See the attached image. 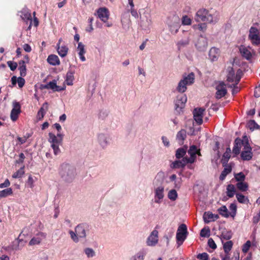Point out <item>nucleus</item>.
Returning <instances> with one entry per match:
<instances>
[{
  "mask_svg": "<svg viewBox=\"0 0 260 260\" xmlns=\"http://www.w3.org/2000/svg\"><path fill=\"white\" fill-rule=\"evenodd\" d=\"M233 246V242L232 241H228L223 243V247L225 253L229 254V252L231 250Z\"/></svg>",
  "mask_w": 260,
  "mask_h": 260,
  "instance_id": "obj_40",
  "label": "nucleus"
},
{
  "mask_svg": "<svg viewBox=\"0 0 260 260\" xmlns=\"http://www.w3.org/2000/svg\"><path fill=\"white\" fill-rule=\"evenodd\" d=\"M48 109V104L47 103H45L43 104L42 107L40 108L37 114V119L39 120H41L45 114L46 111Z\"/></svg>",
  "mask_w": 260,
  "mask_h": 260,
  "instance_id": "obj_30",
  "label": "nucleus"
},
{
  "mask_svg": "<svg viewBox=\"0 0 260 260\" xmlns=\"http://www.w3.org/2000/svg\"><path fill=\"white\" fill-rule=\"evenodd\" d=\"M208 244L209 246L213 249H215L216 248V245L212 238H210L208 240Z\"/></svg>",
  "mask_w": 260,
  "mask_h": 260,
  "instance_id": "obj_64",
  "label": "nucleus"
},
{
  "mask_svg": "<svg viewBox=\"0 0 260 260\" xmlns=\"http://www.w3.org/2000/svg\"><path fill=\"white\" fill-rule=\"evenodd\" d=\"M47 61L52 66H57L60 64V60L56 55H50L48 57Z\"/></svg>",
  "mask_w": 260,
  "mask_h": 260,
  "instance_id": "obj_31",
  "label": "nucleus"
},
{
  "mask_svg": "<svg viewBox=\"0 0 260 260\" xmlns=\"http://www.w3.org/2000/svg\"><path fill=\"white\" fill-rule=\"evenodd\" d=\"M44 88L46 89H51L53 90L54 91H60L64 89V87L60 88L57 85L56 80H54L52 81L49 82L48 83L46 84L44 86Z\"/></svg>",
  "mask_w": 260,
  "mask_h": 260,
  "instance_id": "obj_28",
  "label": "nucleus"
},
{
  "mask_svg": "<svg viewBox=\"0 0 260 260\" xmlns=\"http://www.w3.org/2000/svg\"><path fill=\"white\" fill-rule=\"evenodd\" d=\"M236 196L238 201L240 203L248 204L249 202L247 197L241 193H236Z\"/></svg>",
  "mask_w": 260,
  "mask_h": 260,
  "instance_id": "obj_39",
  "label": "nucleus"
},
{
  "mask_svg": "<svg viewBox=\"0 0 260 260\" xmlns=\"http://www.w3.org/2000/svg\"><path fill=\"white\" fill-rule=\"evenodd\" d=\"M207 46V39L203 36H200L196 43L197 49L200 51H204L206 49Z\"/></svg>",
  "mask_w": 260,
  "mask_h": 260,
  "instance_id": "obj_22",
  "label": "nucleus"
},
{
  "mask_svg": "<svg viewBox=\"0 0 260 260\" xmlns=\"http://www.w3.org/2000/svg\"><path fill=\"white\" fill-rule=\"evenodd\" d=\"M235 83L231 85H228V86L230 88H233L232 92L233 94L237 93L240 91V88L237 86Z\"/></svg>",
  "mask_w": 260,
  "mask_h": 260,
  "instance_id": "obj_55",
  "label": "nucleus"
},
{
  "mask_svg": "<svg viewBox=\"0 0 260 260\" xmlns=\"http://www.w3.org/2000/svg\"><path fill=\"white\" fill-rule=\"evenodd\" d=\"M243 150L241 154V158L244 160L251 159L252 157V153L246 136L243 137Z\"/></svg>",
  "mask_w": 260,
  "mask_h": 260,
  "instance_id": "obj_10",
  "label": "nucleus"
},
{
  "mask_svg": "<svg viewBox=\"0 0 260 260\" xmlns=\"http://www.w3.org/2000/svg\"><path fill=\"white\" fill-rule=\"evenodd\" d=\"M236 188L233 184H229L226 187V195L229 198H232L236 194Z\"/></svg>",
  "mask_w": 260,
  "mask_h": 260,
  "instance_id": "obj_35",
  "label": "nucleus"
},
{
  "mask_svg": "<svg viewBox=\"0 0 260 260\" xmlns=\"http://www.w3.org/2000/svg\"><path fill=\"white\" fill-rule=\"evenodd\" d=\"M98 17L103 22H107L109 18V12L105 7L100 8L96 11Z\"/></svg>",
  "mask_w": 260,
  "mask_h": 260,
  "instance_id": "obj_19",
  "label": "nucleus"
},
{
  "mask_svg": "<svg viewBox=\"0 0 260 260\" xmlns=\"http://www.w3.org/2000/svg\"><path fill=\"white\" fill-rule=\"evenodd\" d=\"M186 137V132L184 129H181L179 132H178L176 138L178 142L180 144H182L183 143V141L185 139Z\"/></svg>",
  "mask_w": 260,
  "mask_h": 260,
  "instance_id": "obj_34",
  "label": "nucleus"
},
{
  "mask_svg": "<svg viewBox=\"0 0 260 260\" xmlns=\"http://www.w3.org/2000/svg\"><path fill=\"white\" fill-rule=\"evenodd\" d=\"M166 24L170 32L173 35H175L180 28V19L176 15L169 17L166 21Z\"/></svg>",
  "mask_w": 260,
  "mask_h": 260,
  "instance_id": "obj_7",
  "label": "nucleus"
},
{
  "mask_svg": "<svg viewBox=\"0 0 260 260\" xmlns=\"http://www.w3.org/2000/svg\"><path fill=\"white\" fill-rule=\"evenodd\" d=\"M232 167L230 165H227L222 171L219 179L221 180H223L228 174H230L232 171Z\"/></svg>",
  "mask_w": 260,
  "mask_h": 260,
  "instance_id": "obj_37",
  "label": "nucleus"
},
{
  "mask_svg": "<svg viewBox=\"0 0 260 260\" xmlns=\"http://www.w3.org/2000/svg\"><path fill=\"white\" fill-rule=\"evenodd\" d=\"M111 140V136L108 134L101 133L98 135V141L103 148H105L110 145Z\"/></svg>",
  "mask_w": 260,
  "mask_h": 260,
  "instance_id": "obj_13",
  "label": "nucleus"
},
{
  "mask_svg": "<svg viewBox=\"0 0 260 260\" xmlns=\"http://www.w3.org/2000/svg\"><path fill=\"white\" fill-rule=\"evenodd\" d=\"M187 99V96L185 94L177 95L175 101V110L178 113H180L182 112V109L185 107Z\"/></svg>",
  "mask_w": 260,
  "mask_h": 260,
  "instance_id": "obj_12",
  "label": "nucleus"
},
{
  "mask_svg": "<svg viewBox=\"0 0 260 260\" xmlns=\"http://www.w3.org/2000/svg\"><path fill=\"white\" fill-rule=\"evenodd\" d=\"M165 174L159 172L153 181L154 201L156 204H160L165 197Z\"/></svg>",
  "mask_w": 260,
  "mask_h": 260,
  "instance_id": "obj_1",
  "label": "nucleus"
},
{
  "mask_svg": "<svg viewBox=\"0 0 260 260\" xmlns=\"http://www.w3.org/2000/svg\"><path fill=\"white\" fill-rule=\"evenodd\" d=\"M219 56L220 51L219 49L215 47H212L209 50V57L211 61L213 62L217 61Z\"/></svg>",
  "mask_w": 260,
  "mask_h": 260,
  "instance_id": "obj_24",
  "label": "nucleus"
},
{
  "mask_svg": "<svg viewBox=\"0 0 260 260\" xmlns=\"http://www.w3.org/2000/svg\"><path fill=\"white\" fill-rule=\"evenodd\" d=\"M7 63H8V66L9 67V68H10V69L12 71H14L17 67V64L15 62H13L12 61H8Z\"/></svg>",
  "mask_w": 260,
  "mask_h": 260,
  "instance_id": "obj_61",
  "label": "nucleus"
},
{
  "mask_svg": "<svg viewBox=\"0 0 260 260\" xmlns=\"http://www.w3.org/2000/svg\"><path fill=\"white\" fill-rule=\"evenodd\" d=\"M197 258L201 260H208L209 256L207 253L204 252L198 254Z\"/></svg>",
  "mask_w": 260,
  "mask_h": 260,
  "instance_id": "obj_59",
  "label": "nucleus"
},
{
  "mask_svg": "<svg viewBox=\"0 0 260 260\" xmlns=\"http://www.w3.org/2000/svg\"><path fill=\"white\" fill-rule=\"evenodd\" d=\"M251 246V243L249 241H247L245 244H244L243 246V248H242V251L243 252H247L250 247Z\"/></svg>",
  "mask_w": 260,
  "mask_h": 260,
  "instance_id": "obj_60",
  "label": "nucleus"
},
{
  "mask_svg": "<svg viewBox=\"0 0 260 260\" xmlns=\"http://www.w3.org/2000/svg\"><path fill=\"white\" fill-rule=\"evenodd\" d=\"M158 242V232L157 230H153L147 238L146 243L147 246H155Z\"/></svg>",
  "mask_w": 260,
  "mask_h": 260,
  "instance_id": "obj_14",
  "label": "nucleus"
},
{
  "mask_svg": "<svg viewBox=\"0 0 260 260\" xmlns=\"http://www.w3.org/2000/svg\"><path fill=\"white\" fill-rule=\"evenodd\" d=\"M77 51H78V54L81 60L82 61H85L86 60V58L84 56V54L86 51L85 49V46L82 42L78 43Z\"/></svg>",
  "mask_w": 260,
  "mask_h": 260,
  "instance_id": "obj_26",
  "label": "nucleus"
},
{
  "mask_svg": "<svg viewBox=\"0 0 260 260\" xmlns=\"http://www.w3.org/2000/svg\"><path fill=\"white\" fill-rule=\"evenodd\" d=\"M219 213L223 217H228L229 214L225 206H222L218 209Z\"/></svg>",
  "mask_w": 260,
  "mask_h": 260,
  "instance_id": "obj_42",
  "label": "nucleus"
},
{
  "mask_svg": "<svg viewBox=\"0 0 260 260\" xmlns=\"http://www.w3.org/2000/svg\"><path fill=\"white\" fill-rule=\"evenodd\" d=\"M205 110L203 108H196L193 111L194 120L198 124L203 123V117Z\"/></svg>",
  "mask_w": 260,
  "mask_h": 260,
  "instance_id": "obj_21",
  "label": "nucleus"
},
{
  "mask_svg": "<svg viewBox=\"0 0 260 260\" xmlns=\"http://www.w3.org/2000/svg\"><path fill=\"white\" fill-rule=\"evenodd\" d=\"M249 38L253 44H260V25L256 24L250 28Z\"/></svg>",
  "mask_w": 260,
  "mask_h": 260,
  "instance_id": "obj_8",
  "label": "nucleus"
},
{
  "mask_svg": "<svg viewBox=\"0 0 260 260\" xmlns=\"http://www.w3.org/2000/svg\"><path fill=\"white\" fill-rule=\"evenodd\" d=\"M182 23L183 25H190L191 23V19L186 15L184 16L182 18Z\"/></svg>",
  "mask_w": 260,
  "mask_h": 260,
  "instance_id": "obj_57",
  "label": "nucleus"
},
{
  "mask_svg": "<svg viewBox=\"0 0 260 260\" xmlns=\"http://www.w3.org/2000/svg\"><path fill=\"white\" fill-rule=\"evenodd\" d=\"M21 17L24 20H31V18L30 13L26 10H24L22 12Z\"/></svg>",
  "mask_w": 260,
  "mask_h": 260,
  "instance_id": "obj_51",
  "label": "nucleus"
},
{
  "mask_svg": "<svg viewBox=\"0 0 260 260\" xmlns=\"http://www.w3.org/2000/svg\"><path fill=\"white\" fill-rule=\"evenodd\" d=\"M194 20L197 22L203 21L214 24L218 21L219 15L215 11L201 9L196 13Z\"/></svg>",
  "mask_w": 260,
  "mask_h": 260,
  "instance_id": "obj_3",
  "label": "nucleus"
},
{
  "mask_svg": "<svg viewBox=\"0 0 260 260\" xmlns=\"http://www.w3.org/2000/svg\"><path fill=\"white\" fill-rule=\"evenodd\" d=\"M239 51L241 55L247 60L250 59L254 54L253 50L249 46L241 45L239 48Z\"/></svg>",
  "mask_w": 260,
  "mask_h": 260,
  "instance_id": "obj_15",
  "label": "nucleus"
},
{
  "mask_svg": "<svg viewBox=\"0 0 260 260\" xmlns=\"http://www.w3.org/2000/svg\"><path fill=\"white\" fill-rule=\"evenodd\" d=\"M227 81L229 82L235 83L236 84H238L242 76V71L239 69L235 74L233 68L229 67L227 69Z\"/></svg>",
  "mask_w": 260,
  "mask_h": 260,
  "instance_id": "obj_9",
  "label": "nucleus"
},
{
  "mask_svg": "<svg viewBox=\"0 0 260 260\" xmlns=\"http://www.w3.org/2000/svg\"><path fill=\"white\" fill-rule=\"evenodd\" d=\"M147 252V248H143L132 256L130 260H144Z\"/></svg>",
  "mask_w": 260,
  "mask_h": 260,
  "instance_id": "obj_23",
  "label": "nucleus"
},
{
  "mask_svg": "<svg viewBox=\"0 0 260 260\" xmlns=\"http://www.w3.org/2000/svg\"><path fill=\"white\" fill-rule=\"evenodd\" d=\"M195 79L194 74L192 72L188 74L183 75L182 78L179 81L176 87L178 92L183 93L187 90V86L192 85Z\"/></svg>",
  "mask_w": 260,
  "mask_h": 260,
  "instance_id": "obj_6",
  "label": "nucleus"
},
{
  "mask_svg": "<svg viewBox=\"0 0 260 260\" xmlns=\"http://www.w3.org/2000/svg\"><path fill=\"white\" fill-rule=\"evenodd\" d=\"M29 20L30 22L29 25L28 26V28L30 29L31 25H34L36 27L38 25L39 21H38V19L36 17H35L33 20H32L31 19Z\"/></svg>",
  "mask_w": 260,
  "mask_h": 260,
  "instance_id": "obj_63",
  "label": "nucleus"
},
{
  "mask_svg": "<svg viewBox=\"0 0 260 260\" xmlns=\"http://www.w3.org/2000/svg\"><path fill=\"white\" fill-rule=\"evenodd\" d=\"M69 233L70 235L71 238L74 242L78 243L79 241V238L75 231V232H74L73 231L70 230L69 231Z\"/></svg>",
  "mask_w": 260,
  "mask_h": 260,
  "instance_id": "obj_52",
  "label": "nucleus"
},
{
  "mask_svg": "<svg viewBox=\"0 0 260 260\" xmlns=\"http://www.w3.org/2000/svg\"><path fill=\"white\" fill-rule=\"evenodd\" d=\"M48 142L50 144V146L53 150V153L55 155H58L61 153V150L59 148L62 145L63 138V134L57 133L56 135L49 133L48 134Z\"/></svg>",
  "mask_w": 260,
  "mask_h": 260,
  "instance_id": "obj_5",
  "label": "nucleus"
},
{
  "mask_svg": "<svg viewBox=\"0 0 260 260\" xmlns=\"http://www.w3.org/2000/svg\"><path fill=\"white\" fill-rule=\"evenodd\" d=\"M20 108V105L18 102L16 101L13 102V109L11 110L10 115L11 119L13 121H15L17 119L18 115L21 112Z\"/></svg>",
  "mask_w": 260,
  "mask_h": 260,
  "instance_id": "obj_18",
  "label": "nucleus"
},
{
  "mask_svg": "<svg viewBox=\"0 0 260 260\" xmlns=\"http://www.w3.org/2000/svg\"><path fill=\"white\" fill-rule=\"evenodd\" d=\"M75 71H73L71 69L69 70V71H68L66 74V78L65 80V83L68 85H72L73 84V81L75 79Z\"/></svg>",
  "mask_w": 260,
  "mask_h": 260,
  "instance_id": "obj_27",
  "label": "nucleus"
},
{
  "mask_svg": "<svg viewBox=\"0 0 260 260\" xmlns=\"http://www.w3.org/2000/svg\"><path fill=\"white\" fill-rule=\"evenodd\" d=\"M231 157V154L228 152H224L222 158V162L223 164H226Z\"/></svg>",
  "mask_w": 260,
  "mask_h": 260,
  "instance_id": "obj_58",
  "label": "nucleus"
},
{
  "mask_svg": "<svg viewBox=\"0 0 260 260\" xmlns=\"http://www.w3.org/2000/svg\"><path fill=\"white\" fill-rule=\"evenodd\" d=\"M204 222L206 223L213 221L219 218L218 214H214L210 212H206L203 215Z\"/></svg>",
  "mask_w": 260,
  "mask_h": 260,
  "instance_id": "obj_25",
  "label": "nucleus"
},
{
  "mask_svg": "<svg viewBox=\"0 0 260 260\" xmlns=\"http://www.w3.org/2000/svg\"><path fill=\"white\" fill-rule=\"evenodd\" d=\"M210 230L208 228H203L201 231V236L203 237H209L210 236Z\"/></svg>",
  "mask_w": 260,
  "mask_h": 260,
  "instance_id": "obj_56",
  "label": "nucleus"
},
{
  "mask_svg": "<svg viewBox=\"0 0 260 260\" xmlns=\"http://www.w3.org/2000/svg\"><path fill=\"white\" fill-rule=\"evenodd\" d=\"M177 196L178 194L177 191L175 189H171L168 192V198L172 201L176 200Z\"/></svg>",
  "mask_w": 260,
  "mask_h": 260,
  "instance_id": "obj_46",
  "label": "nucleus"
},
{
  "mask_svg": "<svg viewBox=\"0 0 260 260\" xmlns=\"http://www.w3.org/2000/svg\"><path fill=\"white\" fill-rule=\"evenodd\" d=\"M216 92L215 97L217 99H220L225 96L227 93L226 85L223 82H219L216 86Z\"/></svg>",
  "mask_w": 260,
  "mask_h": 260,
  "instance_id": "obj_16",
  "label": "nucleus"
},
{
  "mask_svg": "<svg viewBox=\"0 0 260 260\" xmlns=\"http://www.w3.org/2000/svg\"><path fill=\"white\" fill-rule=\"evenodd\" d=\"M34 181L32 178V177L31 175H29L28 177V179L27 181V185L31 188H32L34 187Z\"/></svg>",
  "mask_w": 260,
  "mask_h": 260,
  "instance_id": "obj_62",
  "label": "nucleus"
},
{
  "mask_svg": "<svg viewBox=\"0 0 260 260\" xmlns=\"http://www.w3.org/2000/svg\"><path fill=\"white\" fill-rule=\"evenodd\" d=\"M193 28L194 29H199L201 31H204L207 29V24L205 23H199L193 25Z\"/></svg>",
  "mask_w": 260,
  "mask_h": 260,
  "instance_id": "obj_47",
  "label": "nucleus"
},
{
  "mask_svg": "<svg viewBox=\"0 0 260 260\" xmlns=\"http://www.w3.org/2000/svg\"><path fill=\"white\" fill-rule=\"evenodd\" d=\"M187 226L185 224L179 226L176 233V240L178 246L181 245L187 236Z\"/></svg>",
  "mask_w": 260,
  "mask_h": 260,
  "instance_id": "obj_11",
  "label": "nucleus"
},
{
  "mask_svg": "<svg viewBox=\"0 0 260 260\" xmlns=\"http://www.w3.org/2000/svg\"><path fill=\"white\" fill-rule=\"evenodd\" d=\"M241 146H243V139L237 138L235 140V145L233 149V152L236 155L240 153Z\"/></svg>",
  "mask_w": 260,
  "mask_h": 260,
  "instance_id": "obj_29",
  "label": "nucleus"
},
{
  "mask_svg": "<svg viewBox=\"0 0 260 260\" xmlns=\"http://www.w3.org/2000/svg\"><path fill=\"white\" fill-rule=\"evenodd\" d=\"M75 231L77 233L79 239H85L87 236L88 226L86 224H80L75 228Z\"/></svg>",
  "mask_w": 260,
  "mask_h": 260,
  "instance_id": "obj_17",
  "label": "nucleus"
},
{
  "mask_svg": "<svg viewBox=\"0 0 260 260\" xmlns=\"http://www.w3.org/2000/svg\"><path fill=\"white\" fill-rule=\"evenodd\" d=\"M19 70H20L21 76H25L26 75V69L24 61L22 60L19 62Z\"/></svg>",
  "mask_w": 260,
  "mask_h": 260,
  "instance_id": "obj_41",
  "label": "nucleus"
},
{
  "mask_svg": "<svg viewBox=\"0 0 260 260\" xmlns=\"http://www.w3.org/2000/svg\"><path fill=\"white\" fill-rule=\"evenodd\" d=\"M189 40L188 38H186L184 40H181L177 43V46L179 49L181 48L184 47L189 44Z\"/></svg>",
  "mask_w": 260,
  "mask_h": 260,
  "instance_id": "obj_49",
  "label": "nucleus"
},
{
  "mask_svg": "<svg viewBox=\"0 0 260 260\" xmlns=\"http://www.w3.org/2000/svg\"><path fill=\"white\" fill-rule=\"evenodd\" d=\"M247 126L251 130L258 129L259 127V126L253 120H250L248 122Z\"/></svg>",
  "mask_w": 260,
  "mask_h": 260,
  "instance_id": "obj_45",
  "label": "nucleus"
},
{
  "mask_svg": "<svg viewBox=\"0 0 260 260\" xmlns=\"http://www.w3.org/2000/svg\"><path fill=\"white\" fill-rule=\"evenodd\" d=\"M24 167L23 166L19 170L14 173L12 175L13 178H18L21 177L24 173Z\"/></svg>",
  "mask_w": 260,
  "mask_h": 260,
  "instance_id": "obj_48",
  "label": "nucleus"
},
{
  "mask_svg": "<svg viewBox=\"0 0 260 260\" xmlns=\"http://www.w3.org/2000/svg\"><path fill=\"white\" fill-rule=\"evenodd\" d=\"M186 152V149L180 148L178 149L176 152V157L179 159L183 157Z\"/></svg>",
  "mask_w": 260,
  "mask_h": 260,
  "instance_id": "obj_44",
  "label": "nucleus"
},
{
  "mask_svg": "<svg viewBox=\"0 0 260 260\" xmlns=\"http://www.w3.org/2000/svg\"><path fill=\"white\" fill-rule=\"evenodd\" d=\"M13 194V190L11 188H7L0 191V199L6 198Z\"/></svg>",
  "mask_w": 260,
  "mask_h": 260,
  "instance_id": "obj_38",
  "label": "nucleus"
},
{
  "mask_svg": "<svg viewBox=\"0 0 260 260\" xmlns=\"http://www.w3.org/2000/svg\"><path fill=\"white\" fill-rule=\"evenodd\" d=\"M188 154L190 155L189 158L183 157L181 160L174 161L171 165L172 168H183L188 163L192 164L194 162L196 159V155H201L200 149H198L195 145H191L187 151Z\"/></svg>",
  "mask_w": 260,
  "mask_h": 260,
  "instance_id": "obj_4",
  "label": "nucleus"
},
{
  "mask_svg": "<svg viewBox=\"0 0 260 260\" xmlns=\"http://www.w3.org/2000/svg\"><path fill=\"white\" fill-rule=\"evenodd\" d=\"M58 173L62 181L66 183H72L77 174L75 168L67 162H63L59 166Z\"/></svg>",
  "mask_w": 260,
  "mask_h": 260,
  "instance_id": "obj_2",
  "label": "nucleus"
},
{
  "mask_svg": "<svg viewBox=\"0 0 260 260\" xmlns=\"http://www.w3.org/2000/svg\"><path fill=\"white\" fill-rule=\"evenodd\" d=\"M237 187L242 191H245L248 189V184L244 181L239 182L237 184Z\"/></svg>",
  "mask_w": 260,
  "mask_h": 260,
  "instance_id": "obj_43",
  "label": "nucleus"
},
{
  "mask_svg": "<svg viewBox=\"0 0 260 260\" xmlns=\"http://www.w3.org/2000/svg\"><path fill=\"white\" fill-rule=\"evenodd\" d=\"M45 237L46 235L45 234L39 233L31 239L29 242L28 245L31 246L39 245Z\"/></svg>",
  "mask_w": 260,
  "mask_h": 260,
  "instance_id": "obj_20",
  "label": "nucleus"
},
{
  "mask_svg": "<svg viewBox=\"0 0 260 260\" xmlns=\"http://www.w3.org/2000/svg\"><path fill=\"white\" fill-rule=\"evenodd\" d=\"M235 178L238 182L244 181L245 176L242 172H240L235 174Z\"/></svg>",
  "mask_w": 260,
  "mask_h": 260,
  "instance_id": "obj_53",
  "label": "nucleus"
},
{
  "mask_svg": "<svg viewBox=\"0 0 260 260\" xmlns=\"http://www.w3.org/2000/svg\"><path fill=\"white\" fill-rule=\"evenodd\" d=\"M220 238L221 240H229L232 238V233L231 232L229 231H223L222 232V234L220 236Z\"/></svg>",
  "mask_w": 260,
  "mask_h": 260,
  "instance_id": "obj_50",
  "label": "nucleus"
},
{
  "mask_svg": "<svg viewBox=\"0 0 260 260\" xmlns=\"http://www.w3.org/2000/svg\"><path fill=\"white\" fill-rule=\"evenodd\" d=\"M230 210L231 211V216L234 217L236 214L237 206L235 203H232L230 206Z\"/></svg>",
  "mask_w": 260,
  "mask_h": 260,
  "instance_id": "obj_54",
  "label": "nucleus"
},
{
  "mask_svg": "<svg viewBox=\"0 0 260 260\" xmlns=\"http://www.w3.org/2000/svg\"><path fill=\"white\" fill-rule=\"evenodd\" d=\"M68 50V47L64 45L57 47V52L61 57H64L67 55Z\"/></svg>",
  "mask_w": 260,
  "mask_h": 260,
  "instance_id": "obj_32",
  "label": "nucleus"
},
{
  "mask_svg": "<svg viewBox=\"0 0 260 260\" xmlns=\"http://www.w3.org/2000/svg\"><path fill=\"white\" fill-rule=\"evenodd\" d=\"M84 253L88 258L94 257L96 255L95 251L91 248L86 247L83 250Z\"/></svg>",
  "mask_w": 260,
  "mask_h": 260,
  "instance_id": "obj_36",
  "label": "nucleus"
},
{
  "mask_svg": "<svg viewBox=\"0 0 260 260\" xmlns=\"http://www.w3.org/2000/svg\"><path fill=\"white\" fill-rule=\"evenodd\" d=\"M146 19H145L143 17H140V25L142 27L145 28L149 26L151 24V19L150 17L145 16Z\"/></svg>",
  "mask_w": 260,
  "mask_h": 260,
  "instance_id": "obj_33",
  "label": "nucleus"
}]
</instances>
